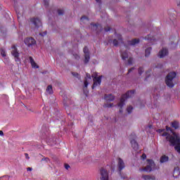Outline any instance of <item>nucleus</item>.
Listing matches in <instances>:
<instances>
[{"label":"nucleus","mask_w":180,"mask_h":180,"mask_svg":"<svg viewBox=\"0 0 180 180\" xmlns=\"http://www.w3.org/2000/svg\"><path fill=\"white\" fill-rule=\"evenodd\" d=\"M121 178H122L123 179H124V178H126V176H121Z\"/></svg>","instance_id":"obj_56"},{"label":"nucleus","mask_w":180,"mask_h":180,"mask_svg":"<svg viewBox=\"0 0 180 180\" xmlns=\"http://www.w3.org/2000/svg\"><path fill=\"white\" fill-rule=\"evenodd\" d=\"M96 2H98V4H101V0H96Z\"/></svg>","instance_id":"obj_54"},{"label":"nucleus","mask_w":180,"mask_h":180,"mask_svg":"<svg viewBox=\"0 0 180 180\" xmlns=\"http://www.w3.org/2000/svg\"><path fill=\"white\" fill-rule=\"evenodd\" d=\"M165 56H168V49H162L161 51L158 53V57L160 58H164Z\"/></svg>","instance_id":"obj_13"},{"label":"nucleus","mask_w":180,"mask_h":180,"mask_svg":"<svg viewBox=\"0 0 180 180\" xmlns=\"http://www.w3.org/2000/svg\"><path fill=\"white\" fill-rule=\"evenodd\" d=\"M30 22L34 24V26L36 27V29H39V27L41 26V21L39 18H32Z\"/></svg>","instance_id":"obj_11"},{"label":"nucleus","mask_w":180,"mask_h":180,"mask_svg":"<svg viewBox=\"0 0 180 180\" xmlns=\"http://www.w3.org/2000/svg\"><path fill=\"white\" fill-rule=\"evenodd\" d=\"M139 171H145L146 172V167L140 168Z\"/></svg>","instance_id":"obj_50"},{"label":"nucleus","mask_w":180,"mask_h":180,"mask_svg":"<svg viewBox=\"0 0 180 180\" xmlns=\"http://www.w3.org/2000/svg\"><path fill=\"white\" fill-rule=\"evenodd\" d=\"M113 106V103H105L104 104V108H112Z\"/></svg>","instance_id":"obj_33"},{"label":"nucleus","mask_w":180,"mask_h":180,"mask_svg":"<svg viewBox=\"0 0 180 180\" xmlns=\"http://www.w3.org/2000/svg\"><path fill=\"white\" fill-rule=\"evenodd\" d=\"M142 178L145 180H155V176L151 175H142Z\"/></svg>","instance_id":"obj_19"},{"label":"nucleus","mask_w":180,"mask_h":180,"mask_svg":"<svg viewBox=\"0 0 180 180\" xmlns=\"http://www.w3.org/2000/svg\"><path fill=\"white\" fill-rule=\"evenodd\" d=\"M133 64V58H129L128 59V65H132Z\"/></svg>","instance_id":"obj_34"},{"label":"nucleus","mask_w":180,"mask_h":180,"mask_svg":"<svg viewBox=\"0 0 180 180\" xmlns=\"http://www.w3.org/2000/svg\"><path fill=\"white\" fill-rule=\"evenodd\" d=\"M72 75H73V77H75V78H77L78 79L81 78V76H79V74H78L77 72H72Z\"/></svg>","instance_id":"obj_30"},{"label":"nucleus","mask_w":180,"mask_h":180,"mask_svg":"<svg viewBox=\"0 0 180 180\" xmlns=\"http://www.w3.org/2000/svg\"><path fill=\"white\" fill-rule=\"evenodd\" d=\"M65 169H70V168H71V167L68 164H65Z\"/></svg>","instance_id":"obj_45"},{"label":"nucleus","mask_w":180,"mask_h":180,"mask_svg":"<svg viewBox=\"0 0 180 180\" xmlns=\"http://www.w3.org/2000/svg\"><path fill=\"white\" fill-rule=\"evenodd\" d=\"M46 34H47V32H43V33H39V35L40 36H46Z\"/></svg>","instance_id":"obj_48"},{"label":"nucleus","mask_w":180,"mask_h":180,"mask_svg":"<svg viewBox=\"0 0 180 180\" xmlns=\"http://www.w3.org/2000/svg\"><path fill=\"white\" fill-rule=\"evenodd\" d=\"M117 39H113V45L115 47H117V46H119V43H123V39L122 38V35L121 34H117Z\"/></svg>","instance_id":"obj_12"},{"label":"nucleus","mask_w":180,"mask_h":180,"mask_svg":"<svg viewBox=\"0 0 180 180\" xmlns=\"http://www.w3.org/2000/svg\"><path fill=\"white\" fill-rule=\"evenodd\" d=\"M98 30H99V28H97V31H96V33L99 34L100 32H98Z\"/></svg>","instance_id":"obj_55"},{"label":"nucleus","mask_w":180,"mask_h":180,"mask_svg":"<svg viewBox=\"0 0 180 180\" xmlns=\"http://www.w3.org/2000/svg\"><path fill=\"white\" fill-rule=\"evenodd\" d=\"M134 92H136V91L134 90L128 91L126 93V94H124L122 96L120 103H118L120 113L123 112L122 109H123V106H124V102H126V99H129V98H131V96L134 95Z\"/></svg>","instance_id":"obj_2"},{"label":"nucleus","mask_w":180,"mask_h":180,"mask_svg":"<svg viewBox=\"0 0 180 180\" xmlns=\"http://www.w3.org/2000/svg\"><path fill=\"white\" fill-rule=\"evenodd\" d=\"M151 50H152V48L151 47H148L146 49L145 51V56L146 57H149L150 56V54H151Z\"/></svg>","instance_id":"obj_24"},{"label":"nucleus","mask_w":180,"mask_h":180,"mask_svg":"<svg viewBox=\"0 0 180 180\" xmlns=\"http://www.w3.org/2000/svg\"><path fill=\"white\" fill-rule=\"evenodd\" d=\"M24 41L27 47H33V46H36V40L34 38H26Z\"/></svg>","instance_id":"obj_9"},{"label":"nucleus","mask_w":180,"mask_h":180,"mask_svg":"<svg viewBox=\"0 0 180 180\" xmlns=\"http://www.w3.org/2000/svg\"><path fill=\"white\" fill-rule=\"evenodd\" d=\"M33 169L32 167H27V171H32Z\"/></svg>","instance_id":"obj_51"},{"label":"nucleus","mask_w":180,"mask_h":180,"mask_svg":"<svg viewBox=\"0 0 180 180\" xmlns=\"http://www.w3.org/2000/svg\"><path fill=\"white\" fill-rule=\"evenodd\" d=\"M0 136H4V131H0Z\"/></svg>","instance_id":"obj_52"},{"label":"nucleus","mask_w":180,"mask_h":180,"mask_svg":"<svg viewBox=\"0 0 180 180\" xmlns=\"http://www.w3.org/2000/svg\"><path fill=\"white\" fill-rule=\"evenodd\" d=\"M83 52L84 53V56L89 55V49H88V46L84 47Z\"/></svg>","instance_id":"obj_27"},{"label":"nucleus","mask_w":180,"mask_h":180,"mask_svg":"<svg viewBox=\"0 0 180 180\" xmlns=\"http://www.w3.org/2000/svg\"><path fill=\"white\" fill-rule=\"evenodd\" d=\"M63 103L65 106H68L70 105H71V100H70V98H64L63 99Z\"/></svg>","instance_id":"obj_23"},{"label":"nucleus","mask_w":180,"mask_h":180,"mask_svg":"<svg viewBox=\"0 0 180 180\" xmlns=\"http://www.w3.org/2000/svg\"><path fill=\"white\" fill-rule=\"evenodd\" d=\"M11 49H13L11 51V54L15 58V61L18 63V64H20V58H19V52L18 51V48H16V46L13 45Z\"/></svg>","instance_id":"obj_4"},{"label":"nucleus","mask_w":180,"mask_h":180,"mask_svg":"<svg viewBox=\"0 0 180 180\" xmlns=\"http://www.w3.org/2000/svg\"><path fill=\"white\" fill-rule=\"evenodd\" d=\"M138 73H139V75H143V74L144 73V68L143 67H139L138 68Z\"/></svg>","instance_id":"obj_26"},{"label":"nucleus","mask_w":180,"mask_h":180,"mask_svg":"<svg viewBox=\"0 0 180 180\" xmlns=\"http://www.w3.org/2000/svg\"><path fill=\"white\" fill-rule=\"evenodd\" d=\"M30 63L31 64H34V59L32 56H30Z\"/></svg>","instance_id":"obj_42"},{"label":"nucleus","mask_w":180,"mask_h":180,"mask_svg":"<svg viewBox=\"0 0 180 180\" xmlns=\"http://www.w3.org/2000/svg\"><path fill=\"white\" fill-rule=\"evenodd\" d=\"M91 30H93V32H98V33H101V32L103 30V27L101 24L91 23ZM98 29H99V30H98Z\"/></svg>","instance_id":"obj_10"},{"label":"nucleus","mask_w":180,"mask_h":180,"mask_svg":"<svg viewBox=\"0 0 180 180\" xmlns=\"http://www.w3.org/2000/svg\"><path fill=\"white\" fill-rule=\"evenodd\" d=\"M58 13L60 15H64V10H61V9L58 10Z\"/></svg>","instance_id":"obj_39"},{"label":"nucleus","mask_w":180,"mask_h":180,"mask_svg":"<svg viewBox=\"0 0 180 180\" xmlns=\"http://www.w3.org/2000/svg\"><path fill=\"white\" fill-rule=\"evenodd\" d=\"M46 92H49L50 94H53V86L49 85L46 89Z\"/></svg>","instance_id":"obj_28"},{"label":"nucleus","mask_w":180,"mask_h":180,"mask_svg":"<svg viewBox=\"0 0 180 180\" xmlns=\"http://www.w3.org/2000/svg\"><path fill=\"white\" fill-rule=\"evenodd\" d=\"M41 161H45V162H49L50 161V159L49 158H43Z\"/></svg>","instance_id":"obj_38"},{"label":"nucleus","mask_w":180,"mask_h":180,"mask_svg":"<svg viewBox=\"0 0 180 180\" xmlns=\"http://www.w3.org/2000/svg\"><path fill=\"white\" fill-rule=\"evenodd\" d=\"M155 167V163L152 160H148L147 165L145 167V172H151Z\"/></svg>","instance_id":"obj_5"},{"label":"nucleus","mask_w":180,"mask_h":180,"mask_svg":"<svg viewBox=\"0 0 180 180\" xmlns=\"http://www.w3.org/2000/svg\"><path fill=\"white\" fill-rule=\"evenodd\" d=\"M31 65H32L34 68H39V65L36 64V62H34V63H31Z\"/></svg>","instance_id":"obj_40"},{"label":"nucleus","mask_w":180,"mask_h":180,"mask_svg":"<svg viewBox=\"0 0 180 180\" xmlns=\"http://www.w3.org/2000/svg\"><path fill=\"white\" fill-rule=\"evenodd\" d=\"M156 131L157 133H159V134H161L162 137H166V140H167V141L170 143V146L174 147V150H176V151H177V153H179L180 154L179 134L174 131V130H172L171 127L168 126H166V131H170L172 133V135L168 134L167 132H165V129H159Z\"/></svg>","instance_id":"obj_1"},{"label":"nucleus","mask_w":180,"mask_h":180,"mask_svg":"<svg viewBox=\"0 0 180 180\" xmlns=\"http://www.w3.org/2000/svg\"><path fill=\"white\" fill-rule=\"evenodd\" d=\"M101 180H109V172L104 168H101L100 170Z\"/></svg>","instance_id":"obj_8"},{"label":"nucleus","mask_w":180,"mask_h":180,"mask_svg":"<svg viewBox=\"0 0 180 180\" xmlns=\"http://www.w3.org/2000/svg\"><path fill=\"white\" fill-rule=\"evenodd\" d=\"M31 65H32L34 68H39V65L36 64V62H34V63H31Z\"/></svg>","instance_id":"obj_41"},{"label":"nucleus","mask_w":180,"mask_h":180,"mask_svg":"<svg viewBox=\"0 0 180 180\" xmlns=\"http://www.w3.org/2000/svg\"><path fill=\"white\" fill-rule=\"evenodd\" d=\"M49 0H44V4L46 7L49 6Z\"/></svg>","instance_id":"obj_44"},{"label":"nucleus","mask_w":180,"mask_h":180,"mask_svg":"<svg viewBox=\"0 0 180 180\" xmlns=\"http://www.w3.org/2000/svg\"><path fill=\"white\" fill-rule=\"evenodd\" d=\"M125 165H124V162L122 160V158H117V168L118 171L120 172V175H124L123 172H122V170L124 169Z\"/></svg>","instance_id":"obj_7"},{"label":"nucleus","mask_w":180,"mask_h":180,"mask_svg":"<svg viewBox=\"0 0 180 180\" xmlns=\"http://www.w3.org/2000/svg\"><path fill=\"white\" fill-rule=\"evenodd\" d=\"M171 126L173 129H179V122L178 121H173L171 122Z\"/></svg>","instance_id":"obj_18"},{"label":"nucleus","mask_w":180,"mask_h":180,"mask_svg":"<svg viewBox=\"0 0 180 180\" xmlns=\"http://www.w3.org/2000/svg\"><path fill=\"white\" fill-rule=\"evenodd\" d=\"M169 160V158L168 156L163 155L160 157V161L162 164L164 162H168Z\"/></svg>","instance_id":"obj_17"},{"label":"nucleus","mask_w":180,"mask_h":180,"mask_svg":"<svg viewBox=\"0 0 180 180\" xmlns=\"http://www.w3.org/2000/svg\"><path fill=\"white\" fill-rule=\"evenodd\" d=\"M73 57L74 58H75V60H79L80 58L79 55H78L77 53H73Z\"/></svg>","instance_id":"obj_36"},{"label":"nucleus","mask_w":180,"mask_h":180,"mask_svg":"<svg viewBox=\"0 0 180 180\" xmlns=\"http://www.w3.org/2000/svg\"><path fill=\"white\" fill-rule=\"evenodd\" d=\"M92 78H94V84L91 86L92 89H94L96 86H98V85H101V83L102 82V76L96 77L95 75H92Z\"/></svg>","instance_id":"obj_6"},{"label":"nucleus","mask_w":180,"mask_h":180,"mask_svg":"<svg viewBox=\"0 0 180 180\" xmlns=\"http://www.w3.org/2000/svg\"><path fill=\"white\" fill-rule=\"evenodd\" d=\"M131 144L132 148H134L135 151H137V150H139V143H137V141H136V140L134 139L131 140Z\"/></svg>","instance_id":"obj_16"},{"label":"nucleus","mask_w":180,"mask_h":180,"mask_svg":"<svg viewBox=\"0 0 180 180\" xmlns=\"http://www.w3.org/2000/svg\"><path fill=\"white\" fill-rule=\"evenodd\" d=\"M138 43H140V41L137 39H134L129 41V44H130V46H135V44H138Z\"/></svg>","instance_id":"obj_21"},{"label":"nucleus","mask_w":180,"mask_h":180,"mask_svg":"<svg viewBox=\"0 0 180 180\" xmlns=\"http://www.w3.org/2000/svg\"><path fill=\"white\" fill-rule=\"evenodd\" d=\"M86 78H89V79H91V75L89 73H86Z\"/></svg>","instance_id":"obj_49"},{"label":"nucleus","mask_w":180,"mask_h":180,"mask_svg":"<svg viewBox=\"0 0 180 180\" xmlns=\"http://www.w3.org/2000/svg\"><path fill=\"white\" fill-rule=\"evenodd\" d=\"M180 175L179 167H175L173 171V176L174 178H178Z\"/></svg>","instance_id":"obj_15"},{"label":"nucleus","mask_w":180,"mask_h":180,"mask_svg":"<svg viewBox=\"0 0 180 180\" xmlns=\"http://www.w3.org/2000/svg\"><path fill=\"white\" fill-rule=\"evenodd\" d=\"M80 22L81 23H89V19H88V18H86V16H83L80 19Z\"/></svg>","instance_id":"obj_22"},{"label":"nucleus","mask_w":180,"mask_h":180,"mask_svg":"<svg viewBox=\"0 0 180 180\" xmlns=\"http://www.w3.org/2000/svg\"><path fill=\"white\" fill-rule=\"evenodd\" d=\"M141 158H143V160H146V158H147V155L143 153L142 155H141Z\"/></svg>","instance_id":"obj_46"},{"label":"nucleus","mask_w":180,"mask_h":180,"mask_svg":"<svg viewBox=\"0 0 180 180\" xmlns=\"http://www.w3.org/2000/svg\"><path fill=\"white\" fill-rule=\"evenodd\" d=\"M25 158H26L27 160H30V158L29 157V154L25 153Z\"/></svg>","instance_id":"obj_47"},{"label":"nucleus","mask_w":180,"mask_h":180,"mask_svg":"<svg viewBox=\"0 0 180 180\" xmlns=\"http://www.w3.org/2000/svg\"><path fill=\"white\" fill-rule=\"evenodd\" d=\"M91 60L90 55H84V64H88Z\"/></svg>","instance_id":"obj_25"},{"label":"nucleus","mask_w":180,"mask_h":180,"mask_svg":"<svg viewBox=\"0 0 180 180\" xmlns=\"http://www.w3.org/2000/svg\"><path fill=\"white\" fill-rule=\"evenodd\" d=\"M176 77L175 72H169L165 77V84L169 88H174V78Z\"/></svg>","instance_id":"obj_3"},{"label":"nucleus","mask_w":180,"mask_h":180,"mask_svg":"<svg viewBox=\"0 0 180 180\" xmlns=\"http://www.w3.org/2000/svg\"><path fill=\"white\" fill-rule=\"evenodd\" d=\"M177 6H179V7H180V2L178 3Z\"/></svg>","instance_id":"obj_57"},{"label":"nucleus","mask_w":180,"mask_h":180,"mask_svg":"<svg viewBox=\"0 0 180 180\" xmlns=\"http://www.w3.org/2000/svg\"><path fill=\"white\" fill-rule=\"evenodd\" d=\"M148 127H149V129H151V128H153V125L150 124V125H148Z\"/></svg>","instance_id":"obj_53"},{"label":"nucleus","mask_w":180,"mask_h":180,"mask_svg":"<svg viewBox=\"0 0 180 180\" xmlns=\"http://www.w3.org/2000/svg\"><path fill=\"white\" fill-rule=\"evenodd\" d=\"M146 40H150V41L154 40V37L151 34H148L147 37H145Z\"/></svg>","instance_id":"obj_29"},{"label":"nucleus","mask_w":180,"mask_h":180,"mask_svg":"<svg viewBox=\"0 0 180 180\" xmlns=\"http://www.w3.org/2000/svg\"><path fill=\"white\" fill-rule=\"evenodd\" d=\"M104 99L105 101H107V102H112V101H115V96L112 94H105Z\"/></svg>","instance_id":"obj_14"},{"label":"nucleus","mask_w":180,"mask_h":180,"mask_svg":"<svg viewBox=\"0 0 180 180\" xmlns=\"http://www.w3.org/2000/svg\"><path fill=\"white\" fill-rule=\"evenodd\" d=\"M0 53H1V55L2 56V57H6V53L5 52V49H1Z\"/></svg>","instance_id":"obj_31"},{"label":"nucleus","mask_w":180,"mask_h":180,"mask_svg":"<svg viewBox=\"0 0 180 180\" xmlns=\"http://www.w3.org/2000/svg\"><path fill=\"white\" fill-rule=\"evenodd\" d=\"M104 30H105V32L110 31V27H109V26L105 27Z\"/></svg>","instance_id":"obj_43"},{"label":"nucleus","mask_w":180,"mask_h":180,"mask_svg":"<svg viewBox=\"0 0 180 180\" xmlns=\"http://www.w3.org/2000/svg\"><path fill=\"white\" fill-rule=\"evenodd\" d=\"M134 70H136V68H134V67L131 68L130 69H129L128 72L127 73V75H129L130 74V72H131L132 71H134Z\"/></svg>","instance_id":"obj_35"},{"label":"nucleus","mask_w":180,"mask_h":180,"mask_svg":"<svg viewBox=\"0 0 180 180\" xmlns=\"http://www.w3.org/2000/svg\"><path fill=\"white\" fill-rule=\"evenodd\" d=\"M88 85H89V83L88 82L86 79H85V80H84V89H85V88H88Z\"/></svg>","instance_id":"obj_37"},{"label":"nucleus","mask_w":180,"mask_h":180,"mask_svg":"<svg viewBox=\"0 0 180 180\" xmlns=\"http://www.w3.org/2000/svg\"><path fill=\"white\" fill-rule=\"evenodd\" d=\"M121 57L122 60H126L127 58H129V53H127V51L121 52Z\"/></svg>","instance_id":"obj_20"},{"label":"nucleus","mask_w":180,"mask_h":180,"mask_svg":"<svg viewBox=\"0 0 180 180\" xmlns=\"http://www.w3.org/2000/svg\"><path fill=\"white\" fill-rule=\"evenodd\" d=\"M133 110V106L130 105L127 108V111L128 113H131V111Z\"/></svg>","instance_id":"obj_32"}]
</instances>
